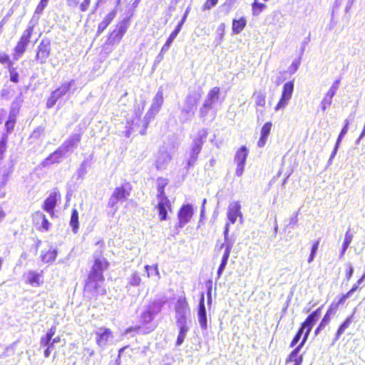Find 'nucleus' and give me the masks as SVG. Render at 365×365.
I'll use <instances>...</instances> for the list:
<instances>
[{"instance_id":"1","label":"nucleus","mask_w":365,"mask_h":365,"mask_svg":"<svg viewBox=\"0 0 365 365\" xmlns=\"http://www.w3.org/2000/svg\"><path fill=\"white\" fill-rule=\"evenodd\" d=\"M108 267L109 263L106 259L97 258L95 259L83 289L88 301L95 302L101 296L107 294V290L104 285L103 272L108 269Z\"/></svg>"},{"instance_id":"2","label":"nucleus","mask_w":365,"mask_h":365,"mask_svg":"<svg viewBox=\"0 0 365 365\" xmlns=\"http://www.w3.org/2000/svg\"><path fill=\"white\" fill-rule=\"evenodd\" d=\"M162 307V302L153 301L149 303L147 309L141 313L138 324L141 334H148L154 331L155 326L151 324L155 315L161 312Z\"/></svg>"},{"instance_id":"3","label":"nucleus","mask_w":365,"mask_h":365,"mask_svg":"<svg viewBox=\"0 0 365 365\" xmlns=\"http://www.w3.org/2000/svg\"><path fill=\"white\" fill-rule=\"evenodd\" d=\"M129 27V19L125 18L118 21L114 29L110 31L105 41V45L114 46L118 44L126 34Z\"/></svg>"},{"instance_id":"4","label":"nucleus","mask_w":365,"mask_h":365,"mask_svg":"<svg viewBox=\"0 0 365 365\" xmlns=\"http://www.w3.org/2000/svg\"><path fill=\"white\" fill-rule=\"evenodd\" d=\"M133 190V186L129 181H125L120 186H117L111 194L108 205L115 207L118 202L127 200Z\"/></svg>"},{"instance_id":"5","label":"nucleus","mask_w":365,"mask_h":365,"mask_svg":"<svg viewBox=\"0 0 365 365\" xmlns=\"http://www.w3.org/2000/svg\"><path fill=\"white\" fill-rule=\"evenodd\" d=\"M34 31V26L30 25L21 34L14 48L16 58H19L26 51L29 44L31 42V38Z\"/></svg>"},{"instance_id":"6","label":"nucleus","mask_w":365,"mask_h":365,"mask_svg":"<svg viewBox=\"0 0 365 365\" xmlns=\"http://www.w3.org/2000/svg\"><path fill=\"white\" fill-rule=\"evenodd\" d=\"M75 83V80L72 79L67 83H62L59 87L55 89L48 98L46 105L48 108H51L55 106L57 101L65 96L71 89V86Z\"/></svg>"},{"instance_id":"7","label":"nucleus","mask_w":365,"mask_h":365,"mask_svg":"<svg viewBox=\"0 0 365 365\" xmlns=\"http://www.w3.org/2000/svg\"><path fill=\"white\" fill-rule=\"evenodd\" d=\"M294 91V80L285 83L282 87V93L274 107L276 111L284 109L289 103Z\"/></svg>"},{"instance_id":"8","label":"nucleus","mask_w":365,"mask_h":365,"mask_svg":"<svg viewBox=\"0 0 365 365\" xmlns=\"http://www.w3.org/2000/svg\"><path fill=\"white\" fill-rule=\"evenodd\" d=\"M220 93V87H214L211 88L208 93L206 100L203 103L200 110V117H205L208 114L209 110L211 109L212 106L218 101Z\"/></svg>"},{"instance_id":"9","label":"nucleus","mask_w":365,"mask_h":365,"mask_svg":"<svg viewBox=\"0 0 365 365\" xmlns=\"http://www.w3.org/2000/svg\"><path fill=\"white\" fill-rule=\"evenodd\" d=\"M322 309V307H319L316 310L313 311L300 324V327L305 331L302 341L305 342L307 341L314 324L317 322L321 315Z\"/></svg>"},{"instance_id":"10","label":"nucleus","mask_w":365,"mask_h":365,"mask_svg":"<svg viewBox=\"0 0 365 365\" xmlns=\"http://www.w3.org/2000/svg\"><path fill=\"white\" fill-rule=\"evenodd\" d=\"M56 332V327H51L45 334L40 338V345L44 347L43 356L45 358H48L54 348V344L51 339L54 336Z\"/></svg>"},{"instance_id":"11","label":"nucleus","mask_w":365,"mask_h":365,"mask_svg":"<svg viewBox=\"0 0 365 365\" xmlns=\"http://www.w3.org/2000/svg\"><path fill=\"white\" fill-rule=\"evenodd\" d=\"M248 149L245 145H242L236 151L235 155V161L237 164V168L235 170V174L237 176L240 177L242 175L245 170V163L248 156Z\"/></svg>"},{"instance_id":"12","label":"nucleus","mask_w":365,"mask_h":365,"mask_svg":"<svg viewBox=\"0 0 365 365\" xmlns=\"http://www.w3.org/2000/svg\"><path fill=\"white\" fill-rule=\"evenodd\" d=\"M61 199V195L58 192L53 191L45 199L42 208L47 212L51 217H55V207L58 201Z\"/></svg>"},{"instance_id":"13","label":"nucleus","mask_w":365,"mask_h":365,"mask_svg":"<svg viewBox=\"0 0 365 365\" xmlns=\"http://www.w3.org/2000/svg\"><path fill=\"white\" fill-rule=\"evenodd\" d=\"M51 53V43L48 39H43L38 44L35 58L41 64L45 63Z\"/></svg>"},{"instance_id":"14","label":"nucleus","mask_w":365,"mask_h":365,"mask_svg":"<svg viewBox=\"0 0 365 365\" xmlns=\"http://www.w3.org/2000/svg\"><path fill=\"white\" fill-rule=\"evenodd\" d=\"M205 137L206 134L199 135L197 137L193 139L190 150V158L187 163L188 165H192L197 160L198 155L202 150Z\"/></svg>"},{"instance_id":"15","label":"nucleus","mask_w":365,"mask_h":365,"mask_svg":"<svg viewBox=\"0 0 365 365\" xmlns=\"http://www.w3.org/2000/svg\"><path fill=\"white\" fill-rule=\"evenodd\" d=\"M193 215V208L190 204L182 205L178 212V226L184 227L192 219Z\"/></svg>"},{"instance_id":"16","label":"nucleus","mask_w":365,"mask_h":365,"mask_svg":"<svg viewBox=\"0 0 365 365\" xmlns=\"http://www.w3.org/2000/svg\"><path fill=\"white\" fill-rule=\"evenodd\" d=\"M31 219L33 224L36 229L41 232H47L50 228L51 223L46 215L41 211H35L32 213Z\"/></svg>"},{"instance_id":"17","label":"nucleus","mask_w":365,"mask_h":365,"mask_svg":"<svg viewBox=\"0 0 365 365\" xmlns=\"http://www.w3.org/2000/svg\"><path fill=\"white\" fill-rule=\"evenodd\" d=\"M156 209L159 220L165 221L168 218V213L172 212V202L168 197L160 199L158 200Z\"/></svg>"},{"instance_id":"18","label":"nucleus","mask_w":365,"mask_h":365,"mask_svg":"<svg viewBox=\"0 0 365 365\" xmlns=\"http://www.w3.org/2000/svg\"><path fill=\"white\" fill-rule=\"evenodd\" d=\"M227 217L229 225L234 224L236 222L237 217L242 218V214L241 212V205L240 202L235 201L231 202L227 208Z\"/></svg>"},{"instance_id":"19","label":"nucleus","mask_w":365,"mask_h":365,"mask_svg":"<svg viewBox=\"0 0 365 365\" xmlns=\"http://www.w3.org/2000/svg\"><path fill=\"white\" fill-rule=\"evenodd\" d=\"M25 283L31 287H40L44 282L43 272H37L36 271L30 270L26 274Z\"/></svg>"},{"instance_id":"20","label":"nucleus","mask_w":365,"mask_h":365,"mask_svg":"<svg viewBox=\"0 0 365 365\" xmlns=\"http://www.w3.org/2000/svg\"><path fill=\"white\" fill-rule=\"evenodd\" d=\"M99 329L101 331L96 332V343L103 348L108 345L110 339L113 337V332L106 327H101Z\"/></svg>"},{"instance_id":"21","label":"nucleus","mask_w":365,"mask_h":365,"mask_svg":"<svg viewBox=\"0 0 365 365\" xmlns=\"http://www.w3.org/2000/svg\"><path fill=\"white\" fill-rule=\"evenodd\" d=\"M305 341H301L299 344L289 354L287 359V363H291L292 365H301L303 361V356L299 354L301 349L304 346Z\"/></svg>"},{"instance_id":"22","label":"nucleus","mask_w":365,"mask_h":365,"mask_svg":"<svg viewBox=\"0 0 365 365\" xmlns=\"http://www.w3.org/2000/svg\"><path fill=\"white\" fill-rule=\"evenodd\" d=\"M197 316H198V321H199L200 327L204 330L207 329V317H206V309H205V305L204 293H202L201 296H200Z\"/></svg>"},{"instance_id":"23","label":"nucleus","mask_w":365,"mask_h":365,"mask_svg":"<svg viewBox=\"0 0 365 365\" xmlns=\"http://www.w3.org/2000/svg\"><path fill=\"white\" fill-rule=\"evenodd\" d=\"M117 14L115 9L110 11L103 18V19L98 24L96 36L101 34L114 20Z\"/></svg>"},{"instance_id":"24","label":"nucleus","mask_w":365,"mask_h":365,"mask_svg":"<svg viewBox=\"0 0 365 365\" xmlns=\"http://www.w3.org/2000/svg\"><path fill=\"white\" fill-rule=\"evenodd\" d=\"M81 140V134L75 133L72 134L68 139H66L60 148L64 153L68 152L72 148L77 146L78 143Z\"/></svg>"},{"instance_id":"25","label":"nucleus","mask_w":365,"mask_h":365,"mask_svg":"<svg viewBox=\"0 0 365 365\" xmlns=\"http://www.w3.org/2000/svg\"><path fill=\"white\" fill-rule=\"evenodd\" d=\"M187 11L185 12L183 17L182 18L178 24V25L175 27V29H174V31H173L172 33L170 34L166 42L165 43V44L163 45V46L162 48V51H166L170 48L172 42L173 41V40L175 38V37L178 36V34L180 31V30L182 27V25L187 19Z\"/></svg>"},{"instance_id":"26","label":"nucleus","mask_w":365,"mask_h":365,"mask_svg":"<svg viewBox=\"0 0 365 365\" xmlns=\"http://www.w3.org/2000/svg\"><path fill=\"white\" fill-rule=\"evenodd\" d=\"M64 152L59 147L55 151L51 153L46 158H45L41 164L43 166H48L53 164H56L61 162V158L64 155Z\"/></svg>"},{"instance_id":"27","label":"nucleus","mask_w":365,"mask_h":365,"mask_svg":"<svg viewBox=\"0 0 365 365\" xmlns=\"http://www.w3.org/2000/svg\"><path fill=\"white\" fill-rule=\"evenodd\" d=\"M272 127V123L270 121L265 123L262 127L260 130V137L257 142V146L259 148H262L265 145L268 135L271 132Z\"/></svg>"},{"instance_id":"28","label":"nucleus","mask_w":365,"mask_h":365,"mask_svg":"<svg viewBox=\"0 0 365 365\" xmlns=\"http://www.w3.org/2000/svg\"><path fill=\"white\" fill-rule=\"evenodd\" d=\"M353 322V315L347 317L342 323L339 326L334 336V341H338L341 336L344 334L345 331L348 329L351 323Z\"/></svg>"},{"instance_id":"29","label":"nucleus","mask_w":365,"mask_h":365,"mask_svg":"<svg viewBox=\"0 0 365 365\" xmlns=\"http://www.w3.org/2000/svg\"><path fill=\"white\" fill-rule=\"evenodd\" d=\"M339 81H336L329 88V90L326 93L322 102V109L325 110L328 106H330L331 103V99L333 96L335 95L336 90L338 89Z\"/></svg>"},{"instance_id":"30","label":"nucleus","mask_w":365,"mask_h":365,"mask_svg":"<svg viewBox=\"0 0 365 365\" xmlns=\"http://www.w3.org/2000/svg\"><path fill=\"white\" fill-rule=\"evenodd\" d=\"M247 25V19L242 16L238 19H234L232 23V31L234 34L241 33Z\"/></svg>"},{"instance_id":"31","label":"nucleus","mask_w":365,"mask_h":365,"mask_svg":"<svg viewBox=\"0 0 365 365\" xmlns=\"http://www.w3.org/2000/svg\"><path fill=\"white\" fill-rule=\"evenodd\" d=\"M177 326L179 328L178 335L185 337L187 332L189 330V327L187 324V317L185 314H182L177 318L176 320Z\"/></svg>"},{"instance_id":"32","label":"nucleus","mask_w":365,"mask_h":365,"mask_svg":"<svg viewBox=\"0 0 365 365\" xmlns=\"http://www.w3.org/2000/svg\"><path fill=\"white\" fill-rule=\"evenodd\" d=\"M158 185H157V199L158 200L160 199H163L164 197H168L165 195V188L168 184V180L163 178H158Z\"/></svg>"},{"instance_id":"33","label":"nucleus","mask_w":365,"mask_h":365,"mask_svg":"<svg viewBox=\"0 0 365 365\" xmlns=\"http://www.w3.org/2000/svg\"><path fill=\"white\" fill-rule=\"evenodd\" d=\"M188 309V303L186 300L185 297H180L176 303V305L175 307V310L178 314H185V312L186 309Z\"/></svg>"},{"instance_id":"34","label":"nucleus","mask_w":365,"mask_h":365,"mask_svg":"<svg viewBox=\"0 0 365 365\" xmlns=\"http://www.w3.org/2000/svg\"><path fill=\"white\" fill-rule=\"evenodd\" d=\"M70 225L74 233H77L79 229L78 212L76 209L71 210V216L70 219Z\"/></svg>"},{"instance_id":"35","label":"nucleus","mask_w":365,"mask_h":365,"mask_svg":"<svg viewBox=\"0 0 365 365\" xmlns=\"http://www.w3.org/2000/svg\"><path fill=\"white\" fill-rule=\"evenodd\" d=\"M229 232V223L227 222L225 226L224 230V236H225V242L222 244L220 249L224 250V251H230L232 247V242L230 240L227 238Z\"/></svg>"},{"instance_id":"36","label":"nucleus","mask_w":365,"mask_h":365,"mask_svg":"<svg viewBox=\"0 0 365 365\" xmlns=\"http://www.w3.org/2000/svg\"><path fill=\"white\" fill-rule=\"evenodd\" d=\"M354 232L351 230V229L350 227H349L345 233V237H344V242H343V244H342V246H341V249H342V251H346L352 240H353V237H354Z\"/></svg>"},{"instance_id":"37","label":"nucleus","mask_w":365,"mask_h":365,"mask_svg":"<svg viewBox=\"0 0 365 365\" xmlns=\"http://www.w3.org/2000/svg\"><path fill=\"white\" fill-rule=\"evenodd\" d=\"M253 97L255 99V106L257 108L261 107L264 108L266 104V96L262 93L255 92L253 93Z\"/></svg>"},{"instance_id":"38","label":"nucleus","mask_w":365,"mask_h":365,"mask_svg":"<svg viewBox=\"0 0 365 365\" xmlns=\"http://www.w3.org/2000/svg\"><path fill=\"white\" fill-rule=\"evenodd\" d=\"M336 312L329 307L326 314L324 315L322 319L319 322V324L323 327H326L329 325L331 322V315L335 314Z\"/></svg>"},{"instance_id":"39","label":"nucleus","mask_w":365,"mask_h":365,"mask_svg":"<svg viewBox=\"0 0 365 365\" xmlns=\"http://www.w3.org/2000/svg\"><path fill=\"white\" fill-rule=\"evenodd\" d=\"M349 297V293L342 294L336 302H333L329 307L336 312L340 305L345 303L346 299Z\"/></svg>"},{"instance_id":"40","label":"nucleus","mask_w":365,"mask_h":365,"mask_svg":"<svg viewBox=\"0 0 365 365\" xmlns=\"http://www.w3.org/2000/svg\"><path fill=\"white\" fill-rule=\"evenodd\" d=\"M349 120H345V123H344V127L342 128L339 136H338V138H337V140H336V145H335V148H334V153H336V150H337V148L341 140V138L342 137L346 134L347 131H348V128H349Z\"/></svg>"},{"instance_id":"41","label":"nucleus","mask_w":365,"mask_h":365,"mask_svg":"<svg viewBox=\"0 0 365 365\" xmlns=\"http://www.w3.org/2000/svg\"><path fill=\"white\" fill-rule=\"evenodd\" d=\"M9 72L10 81L13 83H17L19 82V75L16 68L13 66H8Z\"/></svg>"},{"instance_id":"42","label":"nucleus","mask_w":365,"mask_h":365,"mask_svg":"<svg viewBox=\"0 0 365 365\" xmlns=\"http://www.w3.org/2000/svg\"><path fill=\"white\" fill-rule=\"evenodd\" d=\"M16 124V117L14 115H10L5 123V128L7 133H11Z\"/></svg>"},{"instance_id":"43","label":"nucleus","mask_w":365,"mask_h":365,"mask_svg":"<svg viewBox=\"0 0 365 365\" xmlns=\"http://www.w3.org/2000/svg\"><path fill=\"white\" fill-rule=\"evenodd\" d=\"M0 63L6 64L7 67L13 66V62L11 60L9 55L3 52H0Z\"/></svg>"},{"instance_id":"44","label":"nucleus","mask_w":365,"mask_h":365,"mask_svg":"<svg viewBox=\"0 0 365 365\" xmlns=\"http://www.w3.org/2000/svg\"><path fill=\"white\" fill-rule=\"evenodd\" d=\"M304 331V330L303 329H302L301 327L299 328V329L297 330L294 336L293 337V339L291 341V343L289 344L290 347H294V346L297 345V344L299 341V339H301Z\"/></svg>"},{"instance_id":"45","label":"nucleus","mask_w":365,"mask_h":365,"mask_svg":"<svg viewBox=\"0 0 365 365\" xmlns=\"http://www.w3.org/2000/svg\"><path fill=\"white\" fill-rule=\"evenodd\" d=\"M266 7L265 4L263 3L257 2L256 0L252 4V10L254 14H258L262 11V10Z\"/></svg>"},{"instance_id":"46","label":"nucleus","mask_w":365,"mask_h":365,"mask_svg":"<svg viewBox=\"0 0 365 365\" xmlns=\"http://www.w3.org/2000/svg\"><path fill=\"white\" fill-rule=\"evenodd\" d=\"M49 0H40L39 3L35 9L36 14H41L44 9L47 6Z\"/></svg>"},{"instance_id":"47","label":"nucleus","mask_w":365,"mask_h":365,"mask_svg":"<svg viewBox=\"0 0 365 365\" xmlns=\"http://www.w3.org/2000/svg\"><path fill=\"white\" fill-rule=\"evenodd\" d=\"M219 0H206L202 6V11H209L217 5Z\"/></svg>"},{"instance_id":"48","label":"nucleus","mask_w":365,"mask_h":365,"mask_svg":"<svg viewBox=\"0 0 365 365\" xmlns=\"http://www.w3.org/2000/svg\"><path fill=\"white\" fill-rule=\"evenodd\" d=\"M299 66H300V60L299 59L294 60L288 68L289 73L290 74H294L298 70Z\"/></svg>"},{"instance_id":"49","label":"nucleus","mask_w":365,"mask_h":365,"mask_svg":"<svg viewBox=\"0 0 365 365\" xmlns=\"http://www.w3.org/2000/svg\"><path fill=\"white\" fill-rule=\"evenodd\" d=\"M7 136L4 135L0 141V153H4L6 150Z\"/></svg>"},{"instance_id":"50","label":"nucleus","mask_w":365,"mask_h":365,"mask_svg":"<svg viewBox=\"0 0 365 365\" xmlns=\"http://www.w3.org/2000/svg\"><path fill=\"white\" fill-rule=\"evenodd\" d=\"M346 277L347 280H349L351 277H352L354 269L352 266L350 264H346Z\"/></svg>"},{"instance_id":"51","label":"nucleus","mask_w":365,"mask_h":365,"mask_svg":"<svg viewBox=\"0 0 365 365\" xmlns=\"http://www.w3.org/2000/svg\"><path fill=\"white\" fill-rule=\"evenodd\" d=\"M91 4V0H84L80 5V10L81 11H86L88 10Z\"/></svg>"},{"instance_id":"52","label":"nucleus","mask_w":365,"mask_h":365,"mask_svg":"<svg viewBox=\"0 0 365 365\" xmlns=\"http://www.w3.org/2000/svg\"><path fill=\"white\" fill-rule=\"evenodd\" d=\"M155 101L156 102V103L158 104L159 106H160L163 104V93L161 92H158L155 95Z\"/></svg>"},{"instance_id":"53","label":"nucleus","mask_w":365,"mask_h":365,"mask_svg":"<svg viewBox=\"0 0 365 365\" xmlns=\"http://www.w3.org/2000/svg\"><path fill=\"white\" fill-rule=\"evenodd\" d=\"M125 332L126 333L136 332V333L140 334V330L137 324L135 326H132V327H128L125 329Z\"/></svg>"},{"instance_id":"54","label":"nucleus","mask_w":365,"mask_h":365,"mask_svg":"<svg viewBox=\"0 0 365 365\" xmlns=\"http://www.w3.org/2000/svg\"><path fill=\"white\" fill-rule=\"evenodd\" d=\"M228 258H229V252H225L223 256H222V258L220 264L226 266L227 260H228Z\"/></svg>"},{"instance_id":"55","label":"nucleus","mask_w":365,"mask_h":365,"mask_svg":"<svg viewBox=\"0 0 365 365\" xmlns=\"http://www.w3.org/2000/svg\"><path fill=\"white\" fill-rule=\"evenodd\" d=\"M185 338V337H184V336L178 335L177 337L176 341H175V345L176 346L181 345L183 343Z\"/></svg>"},{"instance_id":"56","label":"nucleus","mask_w":365,"mask_h":365,"mask_svg":"<svg viewBox=\"0 0 365 365\" xmlns=\"http://www.w3.org/2000/svg\"><path fill=\"white\" fill-rule=\"evenodd\" d=\"M185 338V337H184V336L178 335L177 337L176 341H175V345L176 346L181 345L183 343Z\"/></svg>"},{"instance_id":"57","label":"nucleus","mask_w":365,"mask_h":365,"mask_svg":"<svg viewBox=\"0 0 365 365\" xmlns=\"http://www.w3.org/2000/svg\"><path fill=\"white\" fill-rule=\"evenodd\" d=\"M358 289H359V285L355 284L346 293H349V295L350 296L352 293Z\"/></svg>"},{"instance_id":"58","label":"nucleus","mask_w":365,"mask_h":365,"mask_svg":"<svg viewBox=\"0 0 365 365\" xmlns=\"http://www.w3.org/2000/svg\"><path fill=\"white\" fill-rule=\"evenodd\" d=\"M145 103H143L141 106H138L135 113L140 116L144 110Z\"/></svg>"},{"instance_id":"59","label":"nucleus","mask_w":365,"mask_h":365,"mask_svg":"<svg viewBox=\"0 0 365 365\" xmlns=\"http://www.w3.org/2000/svg\"><path fill=\"white\" fill-rule=\"evenodd\" d=\"M67 1L70 6H76L79 3V0H67Z\"/></svg>"},{"instance_id":"60","label":"nucleus","mask_w":365,"mask_h":365,"mask_svg":"<svg viewBox=\"0 0 365 365\" xmlns=\"http://www.w3.org/2000/svg\"><path fill=\"white\" fill-rule=\"evenodd\" d=\"M319 242H319V240H318L315 241V242L313 243L312 246V250H311V251H317V250H318V248H319Z\"/></svg>"},{"instance_id":"61","label":"nucleus","mask_w":365,"mask_h":365,"mask_svg":"<svg viewBox=\"0 0 365 365\" xmlns=\"http://www.w3.org/2000/svg\"><path fill=\"white\" fill-rule=\"evenodd\" d=\"M324 329V327H323L322 326H321V324H319V325L317 326L314 331V335L317 336Z\"/></svg>"},{"instance_id":"62","label":"nucleus","mask_w":365,"mask_h":365,"mask_svg":"<svg viewBox=\"0 0 365 365\" xmlns=\"http://www.w3.org/2000/svg\"><path fill=\"white\" fill-rule=\"evenodd\" d=\"M61 338L60 336H56L55 337H53L51 339V341L53 344H58V343L61 342Z\"/></svg>"},{"instance_id":"63","label":"nucleus","mask_w":365,"mask_h":365,"mask_svg":"<svg viewBox=\"0 0 365 365\" xmlns=\"http://www.w3.org/2000/svg\"><path fill=\"white\" fill-rule=\"evenodd\" d=\"M6 216V212L3 210V208L0 206V220L4 218Z\"/></svg>"},{"instance_id":"64","label":"nucleus","mask_w":365,"mask_h":365,"mask_svg":"<svg viewBox=\"0 0 365 365\" xmlns=\"http://www.w3.org/2000/svg\"><path fill=\"white\" fill-rule=\"evenodd\" d=\"M128 347V346H125L122 348H120L119 350H118V358L119 359L120 356H121V354H122V352Z\"/></svg>"}]
</instances>
